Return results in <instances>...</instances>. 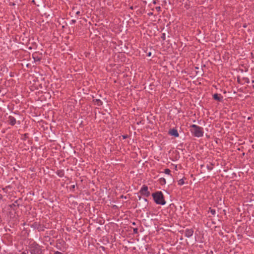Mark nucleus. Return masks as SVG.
Here are the masks:
<instances>
[{"mask_svg":"<svg viewBox=\"0 0 254 254\" xmlns=\"http://www.w3.org/2000/svg\"><path fill=\"white\" fill-rule=\"evenodd\" d=\"M153 3H154V4L156 3V1L155 0L153 1Z\"/></svg>","mask_w":254,"mask_h":254,"instance_id":"a211bd4d","label":"nucleus"},{"mask_svg":"<svg viewBox=\"0 0 254 254\" xmlns=\"http://www.w3.org/2000/svg\"><path fill=\"white\" fill-rule=\"evenodd\" d=\"M33 58H34V59L35 61H40V58H38L37 57H36L35 56V55H34L33 56Z\"/></svg>","mask_w":254,"mask_h":254,"instance_id":"1a4fd4ad","label":"nucleus"},{"mask_svg":"<svg viewBox=\"0 0 254 254\" xmlns=\"http://www.w3.org/2000/svg\"><path fill=\"white\" fill-rule=\"evenodd\" d=\"M184 184V181L183 179H181L178 181V184L179 185H183Z\"/></svg>","mask_w":254,"mask_h":254,"instance_id":"6e6552de","label":"nucleus"},{"mask_svg":"<svg viewBox=\"0 0 254 254\" xmlns=\"http://www.w3.org/2000/svg\"><path fill=\"white\" fill-rule=\"evenodd\" d=\"M155 202L159 204L164 205L166 203L163 195L161 191L157 192L152 194Z\"/></svg>","mask_w":254,"mask_h":254,"instance_id":"f03ea898","label":"nucleus"},{"mask_svg":"<svg viewBox=\"0 0 254 254\" xmlns=\"http://www.w3.org/2000/svg\"><path fill=\"white\" fill-rule=\"evenodd\" d=\"M151 53H150V52H149V53L148 54V56H151Z\"/></svg>","mask_w":254,"mask_h":254,"instance_id":"dca6fc26","label":"nucleus"},{"mask_svg":"<svg viewBox=\"0 0 254 254\" xmlns=\"http://www.w3.org/2000/svg\"><path fill=\"white\" fill-rule=\"evenodd\" d=\"M140 192L142 194L146 196H148L149 194V192L148 191V187L147 186H143Z\"/></svg>","mask_w":254,"mask_h":254,"instance_id":"7ed1b4c3","label":"nucleus"},{"mask_svg":"<svg viewBox=\"0 0 254 254\" xmlns=\"http://www.w3.org/2000/svg\"><path fill=\"white\" fill-rule=\"evenodd\" d=\"M169 134L175 137L179 136V133L177 129L173 128L169 131Z\"/></svg>","mask_w":254,"mask_h":254,"instance_id":"20e7f679","label":"nucleus"},{"mask_svg":"<svg viewBox=\"0 0 254 254\" xmlns=\"http://www.w3.org/2000/svg\"><path fill=\"white\" fill-rule=\"evenodd\" d=\"M210 212L212 214L214 215L215 214V210L214 209H211Z\"/></svg>","mask_w":254,"mask_h":254,"instance_id":"f8f14e48","label":"nucleus"},{"mask_svg":"<svg viewBox=\"0 0 254 254\" xmlns=\"http://www.w3.org/2000/svg\"><path fill=\"white\" fill-rule=\"evenodd\" d=\"M161 182H163V183H165V179H164V178H162V179H161Z\"/></svg>","mask_w":254,"mask_h":254,"instance_id":"4468645a","label":"nucleus"},{"mask_svg":"<svg viewBox=\"0 0 254 254\" xmlns=\"http://www.w3.org/2000/svg\"><path fill=\"white\" fill-rule=\"evenodd\" d=\"M8 122L9 124H10L12 126H13L16 124L15 119L12 116H9L8 117Z\"/></svg>","mask_w":254,"mask_h":254,"instance_id":"423d86ee","label":"nucleus"},{"mask_svg":"<svg viewBox=\"0 0 254 254\" xmlns=\"http://www.w3.org/2000/svg\"><path fill=\"white\" fill-rule=\"evenodd\" d=\"M54 254H63L59 252H56V253H55Z\"/></svg>","mask_w":254,"mask_h":254,"instance_id":"2eb2a0df","label":"nucleus"},{"mask_svg":"<svg viewBox=\"0 0 254 254\" xmlns=\"http://www.w3.org/2000/svg\"><path fill=\"white\" fill-rule=\"evenodd\" d=\"M190 130L192 134L197 137L203 136V128L201 127L197 126L195 125H192L190 127Z\"/></svg>","mask_w":254,"mask_h":254,"instance_id":"f257e3e1","label":"nucleus"},{"mask_svg":"<svg viewBox=\"0 0 254 254\" xmlns=\"http://www.w3.org/2000/svg\"><path fill=\"white\" fill-rule=\"evenodd\" d=\"M213 98L218 101H221L222 99V97L220 94H215L213 95Z\"/></svg>","mask_w":254,"mask_h":254,"instance_id":"0eeeda50","label":"nucleus"},{"mask_svg":"<svg viewBox=\"0 0 254 254\" xmlns=\"http://www.w3.org/2000/svg\"><path fill=\"white\" fill-rule=\"evenodd\" d=\"M76 13L77 14H79L80 13V12H79V11H77V12H76Z\"/></svg>","mask_w":254,"mask_h":254,"instance_id":"f3484780","label":"nucleus"},{"mask_svg":"<svg viewBox=\"0 0 254 254\" xmlns=\"http://www.w3.org/2000/svg\"><path fill=\"white\" fill-rule=\"evenodd\" d=\"M193 231L192 229H187L185 231V236L188 238L190 237L192 235Z\"/></svg>","mask_w":254,"mask_h":254,"instance_id":"39448f33","label":"nucleus"},{"mask_svg":"<svg viewBox=\"0 0 254 254\" xmlns=\"http://www.w3.org/2000/svg\"><path fill=\"white\" fill-rule=\"evenodd\" d=\"M155 8H156V9L158 11H159L160 10V8H160V6H158V7H156Z\"/></svg>","mask_w":254,"mask_h":254,"instance_id":"ddd939ff","label":"nucleus"},{"mask_svg":"<svg viewBox=\"0 0 254 254\" xmlns=\"http://www.w3.org/2000/svg\"><path fill=\"white\" fill-rule=\"evenodd\" d=\"M96 102H97V105L99 106L102 104L101 101L100 100H96Z\"/></svg>","mask_w":254,"mask_h":254,"instance_id":"9b49d317","label":"nucleus"},{"mask_svg":"<svg viewBox=\"0 0 254 254\" xmlns=\"http://www.w3.org/2000/svg\"><path fill=\"white\" fill-rule=\"evenodd\" d=\"M165 173L167 174H169L170 173V170L169 169H166L165 170Z\"/></svg>","mask_w":254,"mask_h":254,"instance_id":"9d476101","label":"nucleus"}]
</instances>
